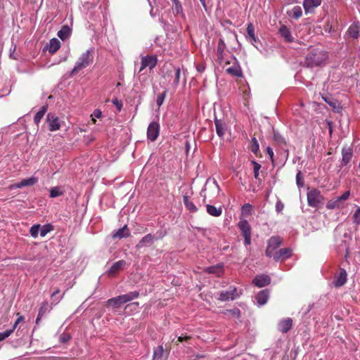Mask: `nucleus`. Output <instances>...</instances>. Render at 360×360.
<instances>
[{
	"instance_id": "nucleus-1",
	"label": "nucleus",
	"mask_w": 360,
	"mask_h": 360,
	"mask_svg": "<svg viewBox=\"0 0 360 360\" xmlns=\"http://www.w3.org/2000/svg\"><path fill=\"white\" fill-rule=\"evenodd\" d=\"M327 58L328 54L326 51L314 49L306 56L304 64L307 67L313 68L323 65Z\"/></svg>"
},
{
	"instance_id": "nucleus-2",
	"label": "nucleus",
	"mask_w": 360,
	"mask_h": 360,
	"mask_svg": "<svg viewBox=\"0 0 360 360\" xmlns=\"http://www.w3.org/2000/svg\"><path fill=\"white\" fill-rule=\"evenodd\" d=\"M93 51L88 50L86 52L83 53L76 62L75 65L72 69L70 75H74L76 73H77L79 70L86 68L93 63Z\"/></svg>"
},
{
	"instance_id": "nucleus-3",
	"label": "nucleus",
	"mask_w": 360,
	"mask_h": 360,
	"mask_svg": "<svg viewBox=\"0 0 360 360\" xmlns=\"http://www.w3.org/2000/svg\"><path fill=\"white\" fill-rule=\"evenodd\" d=\"M307 202L310 207H318L323 203L324 198L319 189L313 188L307 192Z\"/></svg>"
},
{
	"instance_id": "nucleus-4",
	"label": "nucleus",
	"mask_w": 360,
	"mask_h": 360,
	"mask_svg": "<svg viewBox=\"0 0 360 360\" xmlns=\"http://www.w3.org/2000/svg\"><path fill=\"white\" fill-rule=\"evenodd\" d=\"M283 243V238L281 236H271L267 243V248L265 251V255L268 257L274 256V251L280 247Z\"/></svg>"
},
{
	"instance_id": "nucleus-5",
	"label": "nucleus",
	"mask_w": 360,
	"mask_h": 360,
	"mask_svg": "<svg viewBox=\"0 0 360 360\" xmlns=\"http://www.w3.org/2000/svg\"><path fill=\"white\" fill-rule=\"evenodd\" d=\"M238 227L240 229L242 236L244 238V244L247 246L251 243V227L248 221L245 219L240 220L238 223Z\"/></svg>"
},
{
	"instance_id": "nucleus-6",
	"label": "nucleus",
	"mask_w": 360,
	"mask_h": 360,
	"mask_svg": "<svg viewBox=\"0 0 360 360\" xmlns=\"http://www.w3.org/2000/svg\"><path fill=\"white\" fill-rule=\"evenodd\" d=\"M158 63V58L156 56H143L141 58V65L139 69V72H142L146 68L148 67L150 70L153 69Z\"/></svg>"
},
{
	"instance_id": "nucleus-7",
	"label": "nucleus",
	"mask_w": 360,
	"mask_h": 360,
	"mask_svg": "<svg viewBox=\"0 0 360 360\" xmlns=\"http://www.w3.org/2000/svg\"><path fill=\"white\" fill-rule=\"evenodd\" d=\"M160 134V125L157 122L150 123L147 129V137L151 141H155Z\"/></svg>"
},
{
	"instance_id": "nucleus-8",
	"label": "nucleus",
	"mask_w": 360,
	"mask_h": 360,
	"mask_svg": "<svg viewBox=\"0 0 360 360\" xmlns=\"http://www.w3.org/2000/svg\"><path fill=\"white\" fill-rule=\"evenodd\" d=\"M126 265V262L123 259L115 262L107 271L109 276H115Z\"/></svg>"
},
{
	"instance_id": "nucleus-9",
	"label": "nucleus",
	"mask_w": 360,
	"mask_h": 360,
	"mask_svg": "<svg viewBox=\"0 0 360 360\" xmlns=\"http://www.w3.org/2000/svg\"><path fill=\"white\" fill-rule=\"evenodd\" d=\"M292 255V249L289 248H282L275 252L273 257L276 262L285 260Z\"/></svg>"
},
{
	"instance_id": "nucleus-10",
	"label": "nucleus",
	"mask_w": 360,
	"mask_h": 360,
	"mask_svg": "<svg viewBox=\"0 0 360 360\" xmlns=\"http://www.w3.org/2000/svg\"><path fill=\"white\" fill-rule=\"evenodd\" d=\"M252 283L256 286L259 288H262L270 284L271 278L266 274L257 275L254 278Z\"/></svg>"
},
{
	"instance_id": "nucleus-11",
	"label": "nucleus",
	"mask_w": 360,
	"mask_h": 360,
	"mask_svg": "<svg viewBox=\"0 0 360 360\" xmlns=\"http://www.w3.org/2000/svg\"><path fill=\"white\" fill-rule=\"evenodd\" d=\"M46 120L49 122L50 131H53L60 129V124L59 118L56 117L54 114L49 113L47 115Z\"/></svg>"
},
{
	"instance_id": "nucleus-12",
	"label": "nucleus",
	"mask_w": 360,
	"mask_h": 360,
	"mask_svg": "<svg viewBox=\"0 0 360 360\" xmlns=\"http://www.w3.org/2000/svg\"><path fill=\"white\" fill-rule=\"evenodd\" d=\"M204 271L210 274H214L217 277H221L224 274V264L220 263L214 266L206 267L204 269Z\"/></svg>"
},
{
	"instance_id": "nucleus-13",
	"label": "nucleus",
	"mask_w": 360,
	"mask_h": 360,
	"mask_svg": "<svg viewBox=\"0 0 360 360\" xmlns=\"http://www.w3.org/2000/svg\"><path fill=\"white\" fill-rule=\"evenodd\" d=\"M237 296V290L236 288H233L231 290L220 292L219 300L221 301L233 300L236 299Z\"/></svg>"
},
{
	"instance_id": "nucleus-14",
	"label": "nucleus",
	"mask_w": 360,
	"mask_h": 360,
	"mask_svg": "<svg viewBox=\"0 0 360 360\" xmlns=\"http://www.w3.org/2000/svg\"><path fill=\"white\" fill-rule=\"evenodd\" d=\"M157 239L158 238H155L154 235L148 233L142 238V239L136 244V248L137 249H141L145 246L151 245L154 240Z\"/></svg>"
},
{
	"instance_id": "nucleus-15",
	"label": "nucleus",
	"mask_w": 360,
	"mask_h": 360,
	"mask_svg": "<svg viewBox=\"0 0 360 360\" xmlns=\"http://www.w3.org/2000/svg\"><path fill=\"white\" fill-rule=\"evenodd\" d=\"M139 292L138 291H132L129 292L127 294L121 295L117 296L121 303V304H126L130 301H132L134 299H136L139 297Z\"/></svg>"
},
{
	"instance_id": "nucleus-16",
	"label": "nucleus",
	"mask_w": 360,
	"mask_h": 360,
	"mask_svg": "<svg viewBox=\"0 0 360 360\" xmlns=\"http://www.w3.org/2000/svg\"><path fill=\"white\" fill-rule=\"evenodd\" d=\"M347 272L344 269H340L339 273L335 276L334 285L336 288L342 286L347 281Z\"/></svg>"
},
{
	"instance_id": "nucleus-17",
	"label": "nucleus",
	"mask_w": 360,
	"mask_h": 360,
	"mask_svg": "<svg viewBox=\"0 0 360 360\" xmlns=\"http://www.w3.org/2000/svg\"><path fill=\"white\" fill-rule=\"evenodd\" d=\"M321 4V0H304L303 6L307 13H312Z\"/></svg>"
},
{
	"instance_id": "nucleus-18",
	"label": "nucleus",
	"mask_w": 360,
	"mask_h": 360,
	"mask_svg": "<svg viewBox=\"0 0 360 360\" xmlns=\"http://www.w3.org/2000/svg\"><path fill=\"white\" fill-rule=\"evenodd\" d=\"M226 44L223 39L220 38L218 41L217 49V61L219 64H221L224 60V53L226 49Z\"/></svg>"
},
{
	"instance_id": "nucleus-19",
	"label": "nucleus",
	"mask_w": 360,
	"mask_h": 360,
	"mask_svg": "<svg viewBox=\"0 0 360 360\" xmlns=\"http://www.w3.org/2000/svg\"><path fill=\"white\" fill-rule=\"evenodd\" d=\"M352 156V148L350 147H344L342 150V165H347L351 161Z\"/></svg>"
},
{
	"instance_id": "nucleus-20",
	"label": "nucleus",
	"mask_w": 360,
	"mask_h": 360,
	"mask_svg": "<svg viewBox=\"0 0 360 360\" xmlns=\"http://www.w3.org/2000/svg\"><path fill=\"white\" fill-rule=\"evenodd\" d=\"M292 320L290 318L283 319L278 323V330L283 333H288L292 328Z\"/></svg>"
},
{
	"instance_id": "nucleus-21",
	"label": "nucleus",
	"mask_w": 360,
	"mask_h": 360,
	"mask_svg": "<svg viewBox=\"0 0 360 360\" xmlns=\"http://www.w3.org/2000/svg\"><path fill=\"white\" fill-rule=\"evenodd\" d=\"M246 30V38L249 39L252 45L255 46V43L258 41V38L255 36V27L252 22H249L248 24Z\"/></svg>"
},
{
	"instance_id": "nucleus-22",
	"label": "nucleus",
	"mask_w": 360,
	"mask_h": 360,
	"mask_svg": "<svg viewBox=\"0 0 360 360\" xmlns=\"http://www.w3.org/2000/svg\"><path fill=\"white\" fill-rule=\"evenodd\" d=\"M269 297V290L268 289H264L258 292L256 295V300L259 305L265 304Z\"/></svg>"
},
{
	"instance_id": "nucleus-23",
	"label": "nucleus",
	"mask_w": 360,
	"mask_h": 360,
	"mask_svg": "<svg viewBox=\"0 0 360 360\" xmlns=\"http://www.w3.org/2000/svg\"><path fill=\"white\" fill-rule=\"evenodd\" d=\"M130 236L129 230L127 225H124L122 228L118 229L117 231L112 233V238L113 239H122L123 238H127Z\"/></svg>"
},
{
	"instance_id": "nucleus-24",
	"label": "nucleus",
	"mask_w": 360,
	"mask_h": 360,
	"mask_svg": "<svg viewBox=\"0 0 360 360\" xmlns=\"http://www.w3.org/2000/svg\"><path fill=\"white\" fill-rule=\"evenodd\" d=\"M38 182V179L34 176H32L29 179H22L20 182L15 184L13 187L20 188L25 186H33Z\"/></svg>"
},
{
	"instance_id": "nucleus-25",
	"label": "nucleus",
	"mask_w": 360,
	"mask_h": 360,
	"mask_svg": "<svg viewBox=\"0 0 360 360\" xmlns=\"http://www.w3.org/2000/svg\"><path fill=\"white\" fill-rule=\"evenodd\" d=\"M279 33L283 38H284L286 42H292L294 40V37L291 34V32L289 28L285 25H282L279 28Z\"/></svg>"
},
{
	"instance_id": "nucleus-26",
	"label": "nucleus",
	"mask_w": 360,
	"mask_h": 360,
	"mask_svg": "<svg viewBox=\"0 0 360 360\" xmlns=\"http://www.w3.org/2000/svg\"><path fill=\"white\" fill-rule=\"evenodd\" d=\"M214 124L217 135L222 138L225 134L226 130L225 123L222 120L215 118Z\"/></svg>"
},
{
	"instance_id": "nucleus-27",
	"label": "nucleus",
	"mask_w": 360,
	"mask_h": 360,
	"mask_svg": "<svg viewBox=\"0 0 360 360\" xmlns=\"http://www.w3.org/2000/svg\"><path fill=\"white\" fill-rule=\"evenodd\" d=\"M322 98L325 101V102H326L332 108L333 110L339 112L340 110H341L342 108L340 107V103L337 100L323 96Z\"/></svg>"
},
{
	"instance_id": "nucleus-28",
	"label": "nucleus",
	"mask_w": 360,
	"mask_h": 360,
	"mask_svg": "<svg viewBox=\"0 0 360 360\" xmlns=\"http://www.w3.org/2000/svg\"><path fill=\"white\" fill-rule=\"evenodd\" d=\"M71 33V30L68 25H63L62 28L58 32V37L62 39L65 40Z\"/></svg>"
},
{
	"instance_id": "nucleus-29",
	"label": "nucleus",
	"mask_w": 360,
	"mask_h": 360,
	"mask_svg": "<svg viewBox=\"0 0 360 360\" xmlns=\"http://www.w3.org/2000/svg\"><path fill=\"white\" fill-rule=\"evenodd\" d=\"M207 212L213 217H219L222 213V210L221 207H216L211 205H206Z\"/></svg>"
},
{
	"instance_id": "nucleus-30",
	"label": "nucleus",
	"mask_w": 360,
	"mask_h": 360,
	"mask_svg": "<svg viewBox=\"0 0 360 360\" xmlns=\"http://www.w3.org/2000/svg\"><path fill=\"white\" fill-rule=\"evenodd\" d=\"M183 201L186 209L189 210L191 212H196L198 211L197 207L191 200H190L188 196L184 195Z\"/></svg>"
},
{
	"instance_id": "nucleus-31",
	"label": "nucleus",
	"mask_w": 360,
	"mask_h": 360,
	"mask_svg": "<svg viewBox=\"0 0 360 360\" xmlns=\"http://www.w3.org/2000/svg\"><path fill=\"white\" fill-rule=\"evenodd\" d=\"M106 307H111L113 309H119L122 304L117 297L108 300L105 302Z\"/></svg>"
},
{
	"instance_id": "nucleus-32",
	"label": "nucleus",
	"mask_w": 360,
	"mask_h": 360,
	"mask_svg": "<svg viewBox=\"0 0 360 360\" xmlns=\"http://www.w3.org/2000/svg\"><path fill=\"white\" fill-rule=\"evenodd\" d=\"M48 110L47 105H43L40 110L36 113L34 117V122L36 124L38 125V124L40 122L42 117L44 116L45 113Z\"/></svg>"
},
{
	"instance_id": "nucleus-33",
	"label": "nucleus",
	"mask_w": 360,
	"mask_h": 360,
	"mask_svg": "<svg viewBox=\"0 0 360 360\" xmlns=\"http://www.w3.org/2000/svg\"><path fill=\"white\" fill-rule=\"evenodd\" d=\"M48 311V302H44L41 307L39 308L38 316L36 319V323L39 324L41 319L46 314V313Z\"/></svg>"
},
{
	"instance_id": "nucleus-34",
	"label": "nucleus",
	"mask_w": 360,
	"mask_h": 360,
	"mask_svg": "<svg viewBox=\"0 0 360 360\" xmlns=\"http://www.w3.org/2000/svg\"><path fill=\"white\" fill-rule=\"evenodd\" d=\"M60 47V41L56 39L53 38L51 39L50 44H49V52L51 53H56Z\"/></svg>"
},
{
	"instance_id": "nucleus-35",
	"label": "nucleus",
	"mask_w": 360,
	"mask_h": 360,
	"mask_svg": "<svg viewBox=\"0 0 360 360\" xmlns=\"http://www.w3.org/2000/svg\"><path fill=\"white\" fill-rule=\"evenodd\" d=\"M342 205V204L340 202L338 198H336L335 199L330 200L326 204V207L329 210H333L340 207Z\"/></svg>"
},
{
	"instance_id": "nucleus-36",
	"label": "nucleus",
	"mask_w": 360,
	"mask_h": 360,
	"mask_svg": "<svg viewBox=\"0 0 360 360\" xmlns=\"http://www.w3.org/2000/svg\"><path fill=\"white\" fill-rule=\"evenodd\" d=\"M64 192L65 191L60 186L53 187L50 190V197L53 198L61 196L64 194Z\"/></svg>"
},
{
	"instance_id": "nucleus-37",
	"label": "nucleus",
	"mask_w": 360,
	"mask_h": 360,
	"mask_svg": "<svg viewBox=\"0 0 360 360\" xmlns=\"http://www.w3.org/2000/svg\"><path fill=\"white\" fill-rule=\"evenodd\" d=\"M226 72L235 76V77H240L242 75L241 70L238 66H231L226 69Z\"/></svg>"
},
{
	"instance_id": "nucleus-38",
	"label": "nucleus",
	"mask_w": 360,
	"mask_h": 360,
	"mask_svg": "<svg viewBox=\"0 0 360 360\" xmlns=\"http://www.w3.org/2000/svg\"><path fill=\"white\" fill-rule=\"evenodd\" d=\"M250 149L255 155H257L258 152L259 151V143L255 137L252 138Z\"/></svg>"
},
{
	"instance_id": "nucleus-39",
	"label": "nucleus",
	"mask_w": 360,
	"mask_h": 360,
	"mask_svg": "<svg viewBox=\"0 0 360 360\" xmlns=\"http://www.w3.org/2000/svg\"><path fill=\"white\" fill-rule=\"evenodd\" d=\"M302 15V8L300 6H295L292 11H290V15L295 18V19H298L299 18H300Z\"/></svg>"
},
{
	"instance_id": "nucleus-40",
	"label": "nucleus",
	"mask_w": 360,
	"mask_h": 360,
	"mask_svg": "<svg viewBox=\"0 0 360 360\" xmlns=\"http://www.w3.org/2000/svg\"><path fill=\"white\" fill-rule=\"evenodd\" d=\"M53 227L51 224H47L43 226H41L39 229V233L41 237H44L47 233L53 231Z\"/></svg>"
},
{
	"instance_id": "nucleus-41",
	"label": "nucleus",
	"mask_w": 360,
	"mask_h": 360,
	"mask_svg": "<svg viewBox=\"0 0 360 360\" xmlns=\"http://www.w3.org/2000/svg\"><path fill=\"white\" fill-rule=\"evenodd\" d=\"M164 353V349L162 346H158L157 348L154 349L153 352V359L158 360L162 359Z\"/></svg>"
},
{
	"instance_id": "nucleus-42",
	"label": "nucleus",
	"mask_w": 360,
	"mask_h": 360,
	"mask_svg": "<svg viewBox=\"0 0 360 360\" xmlns=\"http://www.w3.org/2000/svg\"><path fill=\"white\" fill-rule=\"evenodd\" d=\"M349 35L353 38L356 39L359 36V28L356 26L351 25L348 29Z\"/></svg>"
},
{
	"instance_id": "nucleus-43",
	"label": "nucleus",
	"mask_w": 360,
	"mask_h": 360,
	"mask_svg": "<svg viewBox=\"0 0 360 360\" xmlns=\"http://www.w3.org/2000/svg\"><path fill=\"white\" fill-rule=\"evenodd\" d=\"M60 293V289L56 288L54 292L51 294V297L52 299L51 304L56 305L59 303L60 300L63 297L64 294L61 296L60 299H56V295Z\"/></svg>"
},
{
	"instance_id": "nucleus-44",
	"label": "nucleus",
	"mask_w": 360,
	"mask_h": 360,
	"mask_svg": "<svg viewBox=\"0 0 360 360\" xmlns=\"http://www.w3.org/2000/svg\"><path fill=\"white\" fill-rule=\"evenodd\" d=\"M41 228V226L39 224H34L33 225L31 228H30V235L36 238L38 235H39V229Z\"/></svg>"
},
{
	"instance_id": "nucleus-45",
	"label": "nucleus",
	"mask_w": 360,
	"mask_h": 360,
	"mask_svg": "<svg viewBox=\"0 0 360 360\" xmlns=\"http://www.w3.org/2000/svg\"><path fill=\"white\" fill-rule=\"evenodd\" d=\"M167 90H165L162 94L158 95L157 99H156V103L158 107H160L162 105L164 100L167 96Z\"/></svg>"
},
{
	"instance_id": "nucleus-46",
	"label": "nucleus",
	"mask_w": 360,
	"mask_h": 360,
	"mask_svg": "<svg viewBox=\"0 0 360 360\" xmlns=\"http://www.w3.org/2000/svg\"><path fill=\"white\" fill-rule=\"evenodd\" d=\"M353 222L356 225H360V207L357 208L353 214Z\"/></svg>"
},
{
	"instance_id": "nucleus-47",
	"label": "nucleus",
	"mask_w": 360,
	"mask_h": 360,
	"mask_svg": "<svg viewBox=\"0 0 360 360\" xmlns=\"http://www.w3.org/2000/svg\"><path fill=\"white\" fill-rule=\"evenodd\" d=\"M296 184L299 188L303 187V186H304L303 176H302L301 171H299L297 173Z\"/></svg>"
},
{
	"instance_id": "nucleus-48",
	"label": "nucleus",
	"mask_w": 360,
	"mask_h": 360,
	"mask_svg": "<svg viewBox=\"0 0 360 360\" xmlns=\"http://www.w3.org/2000/svg\"><path fill=\"white\" fill-rule=\"evenodd\" d=\"M252 164L253 165L254 169V176L255 179H257L259 176V171L261 168V165L257 162L256 161H252Z\"/></svg>"
},
{
	"instance_id": "nucleus-49",
	"label": "nucleus",
	"mask_w": 360,
	"mask_h": 360,
	"mask_svg": "<svg viewBox=\"0 0 360 360\" xmlns=\"http://www.w3.org/2000/svg\"><path fill=\"white\" fill-rule=\"evenodd\" d=\"M274 140L280 145L283 144L286 146V141L285 139L279 134H274Z\"/></svg>"
},
{
	"instance_id": "nucleus-50",
	"label": "nucleus",
	"mask_w": 360,
	"mask_h": 360,
	"mask_svg": "<svg viewBox=\"0 0 360 360\" xmlns=\"http://www.w3.org/2000/svg\"><path fill=\"white\" fill-rule=\"evenodd\" d=\"M13 332V329L7 330L5 332L0 333V341L4 340L8 336L11 335V333Z\"/></svg>"
},
{
	"instance_id": "nucleus-51",
	"label": "nucleus",
	"mask_w": 360,
	"mask_h": 360,
	"mask_svg": "<svg viewBox=\"0 0 360 360\" xmlns=\"http://www.w3.org/2000/svg\"><path fill=\"white\" fill-rule=\"evenodd\" d=\"M350 195L349 191H345L342 195L338 197V200L340 201V202L342 204L344 201L347 200Z\"/></svg>"
},
{
	"instance_id": "nucleus-52",
	"label": "nucleus",
	"mask_w": 360,
	"mask_h": 360,
	"mask_svg": "<svg viewBox=\"0 0 360 360\" xmlns=\"http://www.w3.org/2000/svg\"><path fill=\"white\" fill-rule=\"evenodd\" d=\"M181 70L179 68L175 70V79L174 80V84L177 86L179 83Z\"/></svg>"
},
{
	"instance_id": "nucleus-53",
	"label": "nucleus",
	"mask_w": 360,
	"mask_h": 360,
	"mask_svg": "<svg viewBox=\"0 0 360 360\" xmlns=\"http://www.w3.org/2000/svg\"><path fill=\"white\" fill-rule=\"evenodd\" d=\"M112 102L116 106L117 110L119 111H121V110L122 108V105H123L122 102L121 101H119L117 98L112 99Z\"/></svg>"
},
{
	"instance_id": "nucleus-54",
	"label": "nucleus",
	"mask_w": 360,
	"mask_h": 360,
	"mask_svg": "<svg viewBox=\"0 0 360 360\" xmlns=\"http://www.w3.org/2000/svg\"><path fill=\"white\" fill-rule=\"evenodd\" d=\"M228 312L237 318H239L240 316V311L238 308H234L233 309L228 310Z\"/></svg>"
},
{
	"instance_id": "nucleus-55",
	"label": "nucleus",
	"mask_w": 360,
	"mask_h": 360,
	"mask_svg": "<svg viewBox=\"0 0 360 360\" xmlns=\"http://www.w3.org/2000/svg\"><path fill=\"white\" fill-rule=\"evenodd\" d=\"M17 315L18 316V318L17 319V320L15 321L14 323V325L13 326V330L16 328L17 326L22 321H24V316H22V315H20V313H17Z\"/></svg>"
},
{
	"instance_id": "nucleus-56",
	"label": "nucleus",
	"mask_w": 360,
	"mask_h": 360,
	"mask_svg": "<svg viewBox=\"0 0 360 360\" xmlns=\"http://www.w3.org/2000/svg\"><path fill=\"white\" fill-rule=\"evenodd\" d=\"M284 208V205L281 200H278L276 203V210L281 212Z\"/></svg>"
},
{
	"instance_id": "nucleus-57",
	"label": "nucleus",
	"mask_w": 360,
	"mask_h": 360,
	"mask_svg": "<svg viewBox=\"0 0 360 360\" xmlns=\"http://www.w3.org/2000/svg\"><path fill=\"white\" fill-rule=\"evenodd\" d=\"M70 339V336L68 334L63 333L60 336V341L63 343L68 342Z\"/></svg>"
},
{
	"instance_id": "nucleus-58",
	"label": "nucleus",
	"mask_w": 360,
	"mask_h": 360,
	"mask_svg": "<svg viewBox=\"0 0 360 360\" xmlns=\"http://www.w3.org/2000/svg\"><path fill=\"white\" fill-rule=\"evenodd\" d=\"M191 337L189 335L179 336L177 340V342H182L191 340ZM178 343H176L177 345Z\"/></svg>"
},
{
	"instance_id": "nucleus-59",
	"label": "nucleus",
	"mask_w": 360,
	"mask_h": 360,
	"mask_svg": "<svg viewBox=\"0 0 360 360\" xmlns=\"http://www.w3.org/2000/svg\"><path fill=\"white\" fill-rule=\"evenodd\" d=\"M243 212H250L252 210V206L251 205L247 203L245 204L242 207Z\"/></svg>"
},
{
	"instance_id": "nucleus-60",
	"label": "nucleus",
	"mask_w": 360,
	"mask_h": 360,
	"mask_svg": "<svg viewBox=\"0 0 360 360\" xmlns=\"http://www.w3.org/2000/svg\"><path fill=\"white\" fill-rule=\"evenodd\" d=\"M266 152H267L268 155H269L271 160L273 161L274 152H273L272 148L270 147H268L266 148Z\"/></svg>"
},
{
	"instance_id": "nucleus-61",
	"label": "nucleus",
	"mask_w": 360,
	"mask_h": 360,
	"mask_svg": "<svg viewBox=\"0 0 360 360\" xmlns=\"http://www.w3.org/2000/svg\"><path fill=\"white\" fill-rule=\"evenodd\" d=\"M101 111L100 110H95L94 111L93 115L97 118H100L101 116Z\"/></svg>"
},
{
	"instance_id": "nucleus-62",
	"label": "nucleus",
	"mask_w": 360,
	"mask_h": 360,
	"mask_svg": "<svg viewBox=\"0 0 360 360\" xmlns=\"http://www.w3.org/2000/svg\"><path fill=\"white\" fill-rule=\"evenodd\" d=\"M147 231L146 228L141 227L140 229H139V232L141 233H145Z\"/></svg>"
},
{
	"instance_id": "nucleus-63",
	"label": "nucleus",
	"mask_w": 360,
	"mask_h": 360,
	"mask_svg": "<svg viewBox=\"0 0 360 360\" xmlns=\"http://www.w3.org/2000/svg\"><path fill=\"white\" fill-rule=\"evenodd\" d=\"M134 305H136V306H138V305H139V303H138V302H133V303H131V304H127V305L126 306L125 309L128 308L129 307L134 306Z\"/></svg>"
},
{
	"instance_id": "nucleus-64",
	"label": "nucleus",
	"mask_w": 360,
	"mask_h": 360,
	"mask_svg": "<svg viewBox=\"0 0 360 360\" xmlns=\"http://www.w3.org/2000/svg\"><path fill=\"white\" fill-rule=\"evenodd\" d=\"M200 1L201 2V4H202V6H203L204 7H205V6H206V4H205V0H200Z\"/></svg>"
}]
</instances>
